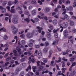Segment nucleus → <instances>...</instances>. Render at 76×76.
Here are the masks:
<instances>
[{
  "label": "nucleus",
  "mask_w": 76,
  "mask_h": 76,
  "mask_svg": "<svg viewBox=\"0 0 76 76\" xmlns=\"http://www.w3.org/2000/svg\"><path fill=\"white\" fill-rule=\"evenodd\" d=\"M4 47L6 48H8V47H9V45H8L7 44H6L4 45Z\"/></svg>",
  "instance_id": "59"
},
{
  "label": "nucleus",
  "mask_w": 76,
  "mask_h": 76,
  "mask_svg": "<svg viewBox=\"0 0 76 76\" xmlns=\"http://www.w3.org/2000/svg\"><path fill=\"white\" fill-rule=\"evenodd\" d=\"M20 70L19 69V68H17L15 71V73L16 75V74H18V72H19Z\"/></svg>",
  "instance_id": "13"
},
{
  "label": "nucleus",
  "mask_w": 76,
  "mask_h": 76,
  "mask_svg": "<svg viewBox=\"0 0 76 76\" xmlns=\"http://www.w3.org/2000/svg\"><path fill=\"white\" fill-rule=\"evenodd\" d=\"M33 7L32 6L30 5L28 7V9L29 10H31V9H32Z\"/></svg>",
  "instance_id": "54"
},
{
  "label": "nucleus",
  "mask_w": 76,
  "mask_h": 76,
  "mask_svg": "<svg viewBox=\"0 0 76 76\" xmlns=\"http://www.w3.org/2000/svg\"><path fill=\"white\" fill-rule=\"evenodd\" d=\"M64 38H68V31H64Z\"/></svg>",
  "instance_id": "4"
},
{
  "label": "nucleus",
  "mask_w": 76,
  "mask_h": 76,
  "mask_svg": "<svg viewBox=\"0 0 76 76\" xmlns=\"http://www.w3.org/2000/svg\"><path fill=\"white\" fill-rule=\"evenodd\" d=\"M51 37V34L50 33L48 32L47 33V37L48 38H50Z\"/></svg>",
  "instance_id": "38"
},
{
  "label": "nucleus",
  "mask_w": 76,
  "mask_h": 76,
  "mask_svg": "<svg viewBox=\"0 0 76 76\" xmlns=\"http://www.w3.org/2000/svg\"><path fill=\"white\" fill-rule=\"evenodd\" d=\"M14 3H15V4L18 5L19 4V1L18 0H15Z\"/></svg>",
  "instance_id": "28"
},
{
  "label": "nucleus",
  "mask_w": 76,
  "mask_h": 76,
  "mask_svg": "<svg viewBox=\"0 0 76 76\" xmlns=\"http://www.w3.org/2000/svg\"><path fill=\"white\" fill-rule=\"evenodd\" d=\"M49 45V43L48 42H45V45L46 46H48Z\"/></svg>",
  "instance_id": "47"
},
{
  "label": "nucleus",
  "mask_w": 76,
  "mask_h": 76,
  "mask_svg": "<svg viewBox=\"0 0 76 76\" xmlns=\"http://www.w3.org/2000/svg\"><path fill=\"white\" fill-rule=\"evenodd\" d=\"M39 14L40 15V16H44V13L42 12H39Z\"/></svg>",
  "instance_id": "44"
},
{
  "label": "nucleus",
  "mask_w": 76,
  "mask_h": 76,
  "mask_svg": "<svg viewBox=\"0 0 76 76\" xmlns=\"http://www.w3.org/2000/svg\"><path fill=\"white\" fill-rule=\"evenodd\" d=\"M25 59L24 58H23L20 59V61L22 62H23V61H25Z\"/></svg>",
  "instance_id": "63"
},
{
  "label": "nucleus",
  "mask_w": 76,
  "mask_h": 76,
  "mask_svg": "<svg viewBox=\"0 0 76 76\" xmlns=\"http://www.w3.org/2000/svg\"><path fill=\"white\" fill-rule=\"evenodd\" d=\"M62 59V60H63L64 61H67L68 60L67 59H66V58L64 57H63Z\"/></svg>",
  "instance_id": "34"
},
{
  "label": "nucleus",
  "mask_w": 76,
  "mask_h": 76,
  "mask_svg": "<svg viewBox=\"0 0 76 76\" xmlns=\"http://www.w3.org/2000/svg\"><path fill=\"white\" fill-rule=\"evenodd\" d=\"M42 60L43 61V62L44 63H47L48 61L47 59L46 58H43L42 59Z\"/></svg>",
  "instance_id": "20"
},
{
  "label": "nucleus",
  "mask_w": 76,
  "mask_h": 76,
  "mask_svg": "<svg viewBox=\"0 0 76 76\" xmlns=\"http://www.w3.org/2000/svg\"><path fill=\"white\" fill-rule=\"evenodd\" d=\"M72 32L74 33H75L76 32V29L75 28L73 29L72 30Z\"/></svg>",
  "instance_id": "64"
},
{
  "label": "nucleus",
  "mask_w": 76,
  "mask_h": 76,
  "mask_svg": "<svg viewBox=\"0 0 76 76\" xmlns=\"http://www.w3.org/2000/svg\"><path fill=\"white\" fill-rule=\"evenodd\" d=\"M16 50L18 51V53L19 54H22V52H21V50L20 49V48H16Z\"/></svg>",
  "instance_id": "16"
},
{
  "label": "nucleus",
  "mask_w": 76,
  "mask_h": 76,
  "mask_svg": "<svg viewBox=\"0 0 76 76\" xmlns=\"http://www.w3.org/2000/svg\"><path fill=\"white\" fill-rule=\"evenodd\" d=\"M66 9L67 10H69V11L73 10V7L72 6H69V8L66 7Z\"/></svg>",
  "instance_id": "8"
},
{
  "label": "nucleus",
  "mask_w": 76,
  "mask_h": 76,
  "mask_svg": "<svg viewBox=\"0 0 76 76\" xmlns=\"http://www.w3.org/2000/svg\"><path fill=\"white\" fill-rule=\"evenodd\" d=\"M39 69L40 70H42V69H44V66H42V65L40 66L39 67Z\"/></svg>",
  "instance_id": "49"
},
{
  "label": "nucleus",
  "mask_w": 76,
  "mask_h": 76,
  "mask_svg": "<svg viewBox=\"0 0 76 76\" xmlns=\"http://www.w3.org/2000/svg\"><path fill=\"white\" fill-rule=\"evenodd\" d=\"M58 30H59V28H57L56 30L55 29H54V30H53V33H56H56H57V31H58Z\"/></svg>",
  "instance_id": "29"
},
{
  "label": "nucleus",
  "mask_w": 76,
  "mask_h": 76,
  "mask_svg": "<svg viewBox=\"0 0 76 76\" xmlns=\"http://www.w3.org/2000/svg\"><path fill=\"white\" fill-rule=\"evenodd\" d=\"M12 22L14 24H17L18 23V20L16 18H13L12 20Z\"/></svg>",
  "instance_id": "3"
},
{
  "label": "nucleus",
  "mask_w": 76,
  "mask_h": 76,
  "mask_svg": "<svg viewBox=\"0 0 76 76\" xmlns=\"http://www.w3.org/2000/svg\"><path fill=\"white\" fill-rule=\"evenodd\" d=\"M9 53H6L4 56V57H5V58H6V57H7L8 55H9Z\"/></svg>",
  "instance_id": "55"
},
{
  "label": "nucleus",
  "mask_w": 76,
  "mask_h": 76,
  "mask_svg": "<svg viewBox=\"0 0 76 76\" xmlns=\"http://www.w3.org/2000/svg\"><path fill=\"white\" fill-rule=\"evenodd\" d=\"M6 8H4V9H3L2 10H1V13H6Z\"/></svg>",
  "instance_id": "19"
},
{
  "label": "nucleus",
  "mask_w": 76,
  "mask_h": 76,
  "mask_svg": "<svg viewBox=\"0 0 76 76\" xmlns=\"http://www.w3.org/2000/svg\"><path fill=\"white\" fill-rule=\"evenodd\" d=\"M3 39L4 40H7L8 39V36L7 35H5L3 37Z\"/></svg>",
  "instance_id": "24"
},
{
  "label": "nucleus",
  "mask_w": 76,
  "mask_h": 76,
  "mask_svg": "<svg viewBox=\"0 0 76 76\" xmlns=\"http://www.w3.org/2000/svg\"><path fill=\"white\" fill-rule=\"evenodd\" d=\"M63 11H64V12L62 13V14L65 15V14L66 13V9H64Z\"/></svg>",
  "instance_id": "46"
},
{
  "label": "nucleus",
  "mask_w": 76,
  "mask_h": 76,
  "mask_svg": "<svg viewBox=\"0 0 76 76\" xmlns=\"http://www.w3.org/2000/svg\"><path fill=\"white\" fill-rule=\"evenodd\" d=\"M17 38H18V36H16L15 37L14 39H16V42H15V44H16L17 43Z\"/></svg>",
  "instance_id": "51"
},
{
  "label": "nucleus",
  "mask_w": 76,
  "mask_h": 76,
  "mask_svg": "<svg viewBox=\"0 0 76 76\" xmlns=\"http://www.w3.org/2000/svg\"><path fill=\"white\" fill-rule=\"evenodd\" d=\"M38 54L39 56H42V52H41V50H39L38 51Z\"/></svg>",
  "instance_id": "27"
},
{
  "label": "nucleus",
  "mask_w": 76,
  "mask_h": 76,
  "mask_svg": "<svg viewBox=\"0 0 76 76\" xmlns=\"http://www.w3.org/2000/svg\"><path fill=\"white\" fill-rule=\"evenodd\" d=\"M24 20L26 22H27V23H29V22L30 20H29V18H26V19H24Z\"/></svg>",
  "instance_id": "18"
},
{
  "label": "nucleus",
  "mask_w": 76,
  "mask_h": 76,
  "mask_svg": "<svg viewBox=\"0 0 76 76\" xmlns=\"http://www.w3.org/2000/svg\"><path fill=\"white\" fill-rule=\"evenodd\" d=\"M55 38H58V34L57 33H56V34L54 35Z\"/></svg>",
  "instance_id": "52"
},
{
  "label": "nucleus",
  "mask_w": 76,
  "mask_h": 76,
  "mask_svg": "<svg viewBox=\"0 0 76 76\" xmlns=\"http://www.w3.org/2000/svg\"><path fill=\"white\" fill-rule=\"evenodd\" d=\"M62 26L64 28L67 27V22H64L62 24Z\"/></svg>",
  "instance_id": "10"
},
{
  "label": "nucleus",
  "mask_w": 76,
  "mask_h": 76,
  "mask_svg": "<svg viewBox=\"0 0 76 76\" xmlns=\"http://www.w3.org/2000/svg\"><path fill=\"white\" fill-rule=\"evenodd\" d=\"M28 45L29 47H32L33 46V43H30L28 44Z\"/></svg>",
  "instance_id": "40"
},
{
  "label": "nucleus",
  "mask_w": 76,
  "mask_h": 76,
  "mask_svg": "<svg viewBox=\"0 0 76 76\" xmlns=\"http://www.w3.org/2000/svg\"><path fill=\"white\" fill-rule=\"evenodd\" d=\"M41 63V62L39 61H37V66L38 67H39V63Z\"/></svg>",
  "instance_id": "50"
},
{
  "label": "nucleus",
  "mask_w": 76,
  "mask_h": 76,
  "mask_svg": "<svg viewBox=\"0 0 76 76\" xmlns=\"http://www.w3.org/2000/svg\"><path fill=\"white\" fill-rule=\"evenodd\" d=\"M29 41H30V43H32V44L35 42V40L32 39H30Z\"/></svg>",
  "instance_id": "32"
},
{
  "label": "nucleus",
  "mask_w": 76,
  "mask_h": 76,
  "mask_svg": "<svg viewBox=\"0 0 76 76\" xmlns=\"http://www.w3.org/2000/svg\"><path fill=\"white\" fill-rule=\"evenodd\" d=\"M25 74V72L23 71H22L21 72L20 74V76H23Z\"/></svg>",
  "instance_id": "22"
},
{
  "label": "nucleus",
  "mask_w": 76,
  "mask_h": 76,
  "mask_svg": "<svg viewBox=\"0 0 76 76\" xmlns=\"http://www.w3.org/2000/svg\"><path fill=\"white\" fill-rule=\"evenodd\" d=\"M34 35V32L31 33H28L26 34V36L28 38H32Z\"/></svg>",
  "instance_id": "2"
},
{
  "label": "nucleus",
  "mask_w": 76,
  "mask_h": 76,
  "mask_svg": "<svg viewBox=\"0 0 76 76\" xmlns=\"http://www.w3.org/2000/svg\"><path fill=\"white\" fill-rule=\"evenodd\" d=\"M38 3H39L40 5L42 4V2H41V1L39 0L38 1Z\"/></svg>",
  "instance_id": "57"
},
{
  "label": "nucleus",
  "mask_w": 76,
  "mask_h": 76,
  "mask_svg": "<svg viewBox=\"0 0 76 76\" xmlns=\"http://www.w3.org/2000/svg\"><path fill=\"white\" fill-rule=\"evenodd\" d=\"M58 40L53 41V43L52 44V45H56V44H57L58 43Z\"/></svg>",
  "instance_id": "7"
},
{
  "label": "nucleus",
  "mask_w": 76,
  "mask_h": 76,
  "mask_svg": "<svg viewBox=\"0 0 76 76\" xmlns=\"http://www.w3.org/2000/svg\"><path fill=\"white\" fill-rule=\"evenodd\" d=\"M10 12L12 13H16V10L14 9H12L11 10Z\"/></svg>",
  "instance_id": "17"
},
{
  "label": "nucleus",
  "mask_w": 76,
  "mask_h": 76,
  "mask_svg": "<svg viewBox=\"0 0 76 76\" xmlns=\"http://www.w3.org/2000/svg\"><path fill=\"white\" fill-rule=\"evenodd\" d=\"M15 62V61L12 60L11 61V62L10 63V65H12L13 63Z\"/></svg>",
  "instance_id": "61"
},
{
  "label": "nucleus",
  "mask_w": 76,
  "mask_h": 76,
  "mask_svg": "<svg viewBox=\"0 0 76 76\" xmlns=\"http://www.w3.org/2000/svg\"><path fill=\"white\" fill-rule=\"evenodd\" d=\"M49 28L50 29H53V26L51 25H49Z\"/></svg>",
  "instance_id": "36"
},
{
  "label": "nucleus",
  "mask_w": 76,
  "mask_h": 76,
  "mask_svg": "<svg viewBox=\"0 0 76 76\" xmlns=\"http://www.w3.org/2000/svg\"><path fill=\"white\" fill-rule=\"evenodd\" d=\"M52 22L54 25H56L57 23V20L56 19L54 20Z\"/></svg>",
  "instance_id": "15"
},
{
  "label": "nucleus",
  "mask_w": 76,
  "mask_h": 76,
  "mask_svg": "<svg viewBox=\"0 0 76 76\" xmlns=\"http://www.w3.org/2000/svg\"><path fill=\"white\" fill-rule=\"evenodd\" d=\"M31 21L33 22V23H35V22H38L39 21V19L37 18H36L34 19V20L32 19L31 20Z\"/></svg>",
  "instance_id": "6"
},
{
  "label": "nucleus",
  "mask_w": 76,
  "mask_h": 76,
  "mask_svg": "<svg viewBox=\"0 0 76 76\" xmlns=\"http://www.w3.org/2000/svg\"><path fill=\"white\" fill-rule=\"evenodd\" d=\"M45 12L47 13V12H48L50 11V9L48 8H46L45 10Z\"/></svg>",
  "instance_id": "31"
},
{
  "label": "nucleus",
  "mask_w": 76,
  "mask_h": 76,
  "mask_svg": "<svg viewBox=\"0 0 76 76\" xmlns=\"http://www.w3.org/2000/svg\"><path fill=\"white\" fill-rule=\"evenodd\" d=\"M1 31H3V32H6V29L4 27H3L1 28H0V32Z\"/></svg>",
  "instance_id": "12"
},
{
  "label": "nucleus",
  "mask_w": 76,
  "mask_h": 76,
  "mask_svg": "<svg viewBox=\"0 0 76 76\" xmlns=\"http://www.w3.org/2000/svg\"><path fill=\"white\" fill-rule=\"evenodd\" d=\"M37 13V11L35 10H33L32 11L31 14L33 16H34L36 15V13Z\"/></svg>",
  "instance_id": "14"
},
{
  "label": "nucleus",
  "mask_w": 76,
  "mask_h": 76,
  "mask_svg": "<svg viewBox=\"0 0 76 76\" xmlns=\"http://www.w3.org/2000/svg\"><path fill=\"white\" fill-rule=\"evenodd\" d=\"M25 36L24 34H21L20 35V37L21 38H25Z\"/></svg>",
  "instance_id": "37"
},
{
  "label": "nucleus",
  "mask_w": 76,
  "mask_h": 76,
  "mask_svg": "<svg viewBox=\"0 0 76 76\" xmlns=\"http://www.w3.org/2000/svg\"><path fill=\"white\" fill-rule=\"evenodd\" d=\"M21 43L23 44V45L25 44V41L24 40L21 41Z\"/></svg>",
  "instance_id": "45"
},
{
  "label": "nucleus",
  "mask_w": 76,
  "mask_h": 76,
  "mask_svg": "<svg viewBox=\"0 0 76 76\" xmlns=\"http://www.w3.org/2000/svg\"><path fill=\"white\" fill-rule=\"evenodd\" d=\"M16 9H20V10H21V11H22L23 9L22 8H21L20 7H19V6L18 5L16 7Z\"/></svg>",
  "instance_id": "26"
},
{
  "label": "nucleus",
  "mask_w": 76,
  "mask_h": 76,
  "mask_svg": "<svg viewBox=\"0 0 76 76\" xmlns=\"http://www.w3.org/2000/svg\"><path fill=\"white\" fill-rule=\"evenodd\" d=\"M24 14L25 15H29V12L28 11H26L24 12Z\"/></svg>",
  "instance_id": "30"
},
{
  "label": "nucleus",
  "mask_w": 76,
  "mask_h": 76,
  "mask_svg": "<svg viewBox=\"0 0 76 76\" xmlns=\"http://www.w3.org/2000/svg\"><path fill=\"white\" fill-rule=\"evenodd\" d=\"M53 53V50H50L49 51V54L50 55H51Z\"/></svg>",
  "instance_id": "43"
},
{
  "label": "nucleus",
  "mask_w": 76,
  "mask_h": 76,
  "mask_svg": "<svg viewBox=\"0 0 76 76\" xmlns=\"http://www.w3.org/2000/svg\"><path fill=\"white\" fill-rule=\"evenodd\" d=\"M37 69V67L36 66H33V71L34 72H35V69Z\"/></svg>",
  "instance_id": "42"
},
{
  "label": "nucleus",
  "mask_w": 76,
  "mask_h": 76,
  "mask_svg": "<svg viewBox=\"0 0 76 76\" xmlns=\"http://www.w3.org/2000/svg\"><path fill=\"white\" fill-rule=\"evenodd\" d=\"M37 28L38 29V31L39 32V33H41V31L42 30V28H40L39 26L37 27Z\"/></svg>",
  "instance_id": "11"
},
{
  "label": "nucleus",
  "mask_w": 76,
  "mask_h": 76,
  "mask_svg": "<svg viewBox=\"0 0 76 76\" xmlns=\"http://www.w3.org/2000/svg\"><path fill=\"white\" fill-rule=\"evenodd\" d=\"M48 49L47 48H45L43 50V52L44 53H47L48 52Z\"/></svg>",
  "instance_id": "9"
},
{
  "label": "nucleus",
  "mask_w": 76,
  "mask_h": 76,
  "mask_svg": "<svg viewBox=\"0 0 76 76\" xmlns=\"http://www.w3.org/2000/svg\"><path fill=\"white\" fill-rule=\"evenodd\" d=\"M31 4H37V2L35 1V0H32L31 1Z\"/></svg>",
  "instance_id": "21"
},
{
  "label": "nucleus",
  "mask_w": 76,
  "mask_h": 76,
  "mask_svg": "<svg viewBox=\"0 0 76 76\" xmlns=\"http://www.w3.org/2000/svg\"><path fill=\"white\" fill-rule=\"evenodd\" d=\"M58 60L57 61V63H59V62H61V58H58Z\"/></svg>",
  "instance_id": "48"
},
{
  "label": "nucleus",
  "mask_w": 76,
  "mask_h": 76,
  "mask_svg": "<svg viewBox=\"0 0 76 76\" xmlns=\"http://www.w3.org/2000/svg\"><path fill=\"white\" fill-rule=\"evenodd\" d=\"M34 75V73L31 72H28V74H26V75L27 76H28V75Z\"/></svg>",
  "instance_id": "39"
},
{
  "label": "nucleus",
  "mask_w": 76,
  "mask_h": 76,
  "mask_svg": "<svg viewBox=\"0 0 76 76\" xmlns=\"http://www.w3.org/2000/svg\"><path fill=\"white\" fill-rule=\"evenodd\" d=\"M70 26H73V25H74V22H73V21H70Z\"/></svg>",
  "instance_id": "33"
},
{
  "label": "nucleus",
  "mask_w": 76,
  "mask_h": 76,
  "mask_svg": "<svg viewBox=\"0 0 76 76\" xmlns=\"http://www.w3.org/2000/svg\"><path fill=\"white\" fill-rule=\"evenodd\" d=\"M75 59L73 57H72L70 59V61L71 62H73V61H75Z\"/></svg>",
  "instance_id": "35"
},
{
  "label": "nucleus",
  "mask_w": 76,
  "mask_h": 76,
  "mask_svg": "<svg viewBox=\"0 0 76 76\" xmlns=\"http://www.w3.org/2000/svg\"><path fill=\"white\" fill-rule=\"evenodd\" d=\"M12 32L13 34H16L18 32V28L15 27H12Z\"/></svg>",
  "instance_id": "1"
},
{
  "label": "nucleus",
  "mask_w": 76,
  "mask_h": 76,
  "mask_svg": "<svg viewBox=\"0 0 76 76\" xmlns=\"http://www.w3.org/2000/svg\"><path fill=\"white\" fill-rule=\"evenodd\" d=\"M76 73V70H74L73 71V72L72 74L74 75H75Z\"/></svg>",
  "instance_id": "60"
},
{
  "label": "nucleus",
  "mask_w": 76,
  "mask_h": 76,
  "mask_svg": "<svg viewBox=\"0 0 76 76\" xmlns=\"http://www.w3.org/2000/svg\"><path fill=\"white\" fill-rule=\"evenodd\" d=\"M69 17L66 14L64 16V18L61 17L60 18L63 19V20H65V19H69Z\"/></svg>",
  "instance_id": "5"
},
{
  "label": "nucleus",
  "mask_w": 76,
  "mask_h": 76,
  "mask_svg": "<svg viewBox=\"0 0 76 76\" xmlns=\"http://www.w3.org/2000/svg\"><path fill=\"white\" fill-rule=\"evenodd\" d=\"M8 6H11L13 4V2L12 1H9L8 3Z\"/></svg>",
  "instance_id": "25"
},
{
  "label": "nucleus",
  "mask_w": 76,
  "mask_h": 76,
  "mask_svg": "<svg viewBox=\"0 0 76 76\" xmlns=\"http://www.w3.org/2000/svg\"><path fill=\"white\" fill-rule=\"evenodd\" d=\"M61 70H62V73H64L65 72V70H64V68H62L61 69Z\"/></svg>",
  "instance_id": "53"
},
{
  "label": "nucleus",
  "mask_w": 76,
  "mask_h": 76,
  "mask_svg": "<svg viewBox=\"0 0 76 76\" xmlns=\"http://www.w3.org/2000/svg\"><path fill=\"white\" fill-rule=\"evenodd\" d=\"M26 64L25 63H23L22 64V66L23 67H26Z\"/></svg>",
  "instance_id": "58"
},
{
  "label": "nucleus",
  "mask_w": 76,
  "mask_h": 76,
  "mask_svg": "<svg viewBox=\"0 0 76 76\" xmlns=\"http://www.w3.org/2000/svg\"><path fill=\"white\" fill-rule=\"evenodd\" d=\"M35 47L36 48H39L40 47V46L39 45H35Z\"/></svg>",
  "instance_id": "56"
},
{
  "label": "nucleus",
  "mask_w": 76,
  "mask_h": 76,
  "mask_svg": "<svg viewBox=\"0 0 76 76\" xmlns=\"http://www.w3.org/2000/svg\"><path fill=\"white\" fill-rule=\"evenodd\" d=\"M6 9H8V12H10V6H7L6 7Z\"/></svg>",
  "instance_id": "41"
},
{
  "label": "nucleus",
  "mask_w": 76,
  "mask_h": 76,
  "mask_svg": "<svg viewBox=\"0 0 76 76\" xmlns=\"http://www.w3.org/2000/svg\"><path fill=\"white\" fill-rule=\"evenodd\" d=\"M76 6V1H75V2L73 3V7H75Z\"/></svg>",
  "instance_id": "62"
},
{
  "label": "nucleus",
  "mask_w": 76,
  "mask_h": 76,
  "mask_svg": "<svg viewBox=\"0 0 76 76\" xmlns=\"http://www.w3.org/2000/svg\"><path fill=\"white\" fill-rule=\"evenodd\" d=\"M7 3V1H4L2 4V5L3 6H6V4Z\"/></svg>",
  "instance_id": "23"
}]
</instances>
